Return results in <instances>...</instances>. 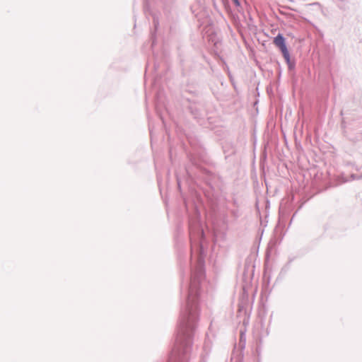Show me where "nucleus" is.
<instances>
[{
	"mask_svg": "<svg viewBox=\"0 0 362 362\" xmlns=\"http://www.w3.org/2000/svg\"><path fill=\"white\" fill-rule=\"evenodd\" d=\"M274 44L281 49L284 59L286 60L287 62H289V52L285 43V39L282 36V35L279 34L276 37H274Z\"/></svg>",
	"mask_w": 362,
	"mask_h": 362,
	"instance_id": "f257e3e1",
	"label": "nucleus"
}]
</instances>
